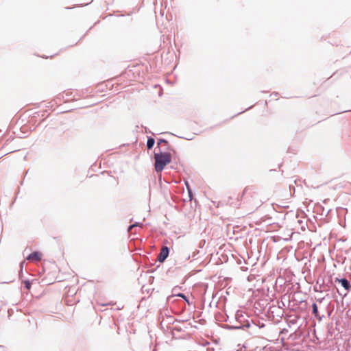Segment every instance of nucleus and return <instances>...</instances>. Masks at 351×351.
Listing matches in <instances>:
<instances>
[{
  "label": "nucleus",
  "mask_w": 351,
  "mask_h": 351,
  "mask_svg": "<svg viewBox=\"0 0 351 351\" xmlns=\"http://www.w3.org/2000/svg\"><path fill=\"white\" fill-rule=\"evenodd\" d=\"M198 253H199V252H198V251H197V252H196V253H195V252H194V253H193V258H194V257H195V256H196V255H197V254H198Z\"/></svg>",
  "instance_id": "obj_23"
},
{
  "label": "nucleus",
  "mask_w": 351,
  "mask_h": 351,
  "mask_svg": "<svg viewBox=\"0 0 351 351\" xmlns=\"http://www.w3.org/2000/svg\"><path fill=\"white\" fill-rule=\"evenodd\" d=\"M134 227H136V224H132V225H130V226L128 227V232H130V231H131V230H132Z\"/></svg>",
  "instance_id": "obj_16"
},
{
  "label": "nucleus",
  "mask_w": 351,
  "mask_h": 351,
  "mask_svg": "<svg viewBox=\"0 0 351 351\" xmlns=\"http://www.w3.org/2000/svg\"><path fill=\"white\" fill-rule=\"evenodd\" d=\"M245 325H233V326H226V328L230 330H239V329H248V332L251 335L258 336L261 334L259 330V328L257 326L256 322H254L252 320L250 322H245Z\"/></svg>",
  "instance_id": "obj_3"
},
{
  "label": "nucleus",
  "mask_w": 351,
  "mask_h": 351,
  "mask_svg": "<svg viewBox=\"0 0 351 351\" xmlns=\"http://www.w3.org/2000/svg\"><path fill=\"white\" fill-rule=\"evenodd\" d=\"M183 299L187 302L188 304H190V302L186 296H185V298Z\"/></svg>",
  "instance_id": "obj_19"
},
{
  "label": "nucleus",
  "mask_w": 351,
  "mask_h": 351,
  "mask_svg": "<svg viewBox=\"0 0 351 351\" xmlns=\"http://www.w3.org/2000/svg\"><path fill=\"white\" fill-rule=\"evenodd\" d=\"M288 330L287 328H283L280 332V335H285L287 333H288Z\"/></svg>",
  "instance_id": "obj_15"
},
{
  "label": "nucleus",
  "mask_w": 351,
  "mask_h": 351,
  "mask_svg": "<svg viewBox=\"0 0 351 351\" xmlns=\"http://www.w3.org/2000/svg\"><path fill=\"white\" fill-rule=\"evenodd\" d=\"M323 300H324V298H322V299L317 300V302H319V303H322Z\"/></svg>",
  "instance_id": "obj_22"
},
{
  "label": "nucleus",
  "mask_w": 351,
  "mask_h": 351,
  "mask_svg": "<svg viewBox=\"0 0 351 351\" xmlns=\"http://www.w3.org/2000/svg\"><path fill=\"white\" fill-rule=\"evenodd\" d=\"M335 282H338L341 284V287L344 288V289L346 291H350L351 290V285L350 282L348 280V279L343 278H336L335 279Z\"/></svg>",
  "instance_id": "obj_5"
},
{
  "label": "nucleus",
  "mask_w": 351,
  "mask_h": 351,
  "mask_svg": "<svg viewBox=\"0 0 351 351\" xmlns=\"http://www.w3.org/2000/svg\"><path fill=\"white\" fill-rule=\"evenodd\" d=\"M235 319H236V322H237L236 325L242 326V325H245L244 324L245 322H250V320L246 319L243 315H239V313L236 314Z\"/></svg>",
  "instance_id": "obj_8"
},
{
  "label": "nucleus",
  "mask_w": 351,
  "mask_h": 351,
  "mask_svg": "<svg viewBox=\"0 0 351 351\" xmlns=\"http://www.w3.org/2000/svg\"><path fill=\"white\" fill-rule=\"evenodd\" d=\"M300 317L297 315H290L289 319H287V323L289 326L291 325H295L298 323Z\"/></svg>",
  "instance_id": "obj_9"
},
{
  "label": "nucleus",
  "mask_w": 351,
  "mask_h": 351,
  "mask_svg": "<svg viewBox=\"0 0 351 351\" xmlns=\"http://www.w3.org/2000/svg\"><path fill=\"white\" fill-rule=\"evenodd\" d=\"M241 201L250 206L251 209L258 208L263 202L260 194L250 186L245 188L241 196Z\"/></svg>",
  "instance_id": "obj_1"
},
{
  "label": "nucleus",
  "mask_w": 351,
  "mask_h": 351,
  "mask_svg": "<svg viewBox=\"0 0 351 351\" xmlns=\"http://www.w3.org/2000/svg\"><path fill=\"white\" fill-rule=\"evenodd\" d=\"M24 263H25V262H24V261H23V262H21V264H20L21 269V270L23 269V265H24Z\"/></svg>",
  "instance_id": "obj_20"
},
{
  "label": "nucleus",
  "mask_w": 351,
  "mask_h": 351,
  "mask_svg": "<svg viewBox=\"0 0 351 351\" xmlns=\"http://www.w3.org/2000/svg\"><path fill=\"white\" fill-rule=\"evenodd\" d=\"M256 324L258 326L260 331L262 328H263L265 326V324L263 322H258V323H256Z\"/></svg>",
  "instance_id": "obj_14"
},
{
  "label": "nucleus",
  "mask_w": 351,
  "mask_h": 351,
  "mask_svg": "<svg viewBox=\"0 0 351 351\" xmlns=\"http://www.w3.org/2000/svg\"><path fill=\"white\" fill-rule=\"evenodd\" d=\"M23 285H24V287L26 289L29 290L31 289L32 283L29 280H25L23 282Z\"/></svg>",
  "instance_id": "obj_11"
},
{
  "label": "nucleus",
  "mask_w": 351,
  "mask_h": 351,
  "mask_svg": "<svg viewBox=\"0 0 351 351\" xmlns=\"http://www.w3.org/2000/svg\"><path fill=\"white\" fill-rule=\"evenodd\" d=\"M42 258V254L38 251H35L29 254L26 259L29 261L38 262Z\"/></svg>",
  "instance_id": "obj_6"
},
{
  "label": "nucleus",
  "mask_w": 351,
  "mask_h": 351,
  "mask_svg": "<svg viewBox=\"0 0 351 351\" xmlns=\"http://www.w3.org/2000/svg\"><path fill=\"white\" fill-rule=\"evenodd\" d=\"M245 110H244V112H245ZM242 114V112H239L237 114Z\"/></svg>",
  "instance_id": "obj_25"
},
{
  "label": "nucleus",
  "mask_w": 351,
  "mask_h": 351,
  "mask_svg": "<svg viewBox=\"0 0 351 351\" xmlns=\"http://www.w3.org/2000/svg\"><path fill=\"white\" fill-rule=\"evenodd\" d=\"M134 224H136V226H141V227L142 226V223H141L136 222Z\"/></svg>",
  "instance_id": "obj_21"
},
{
  "label": "nucleus",
  "mask_w": 351,
  "mask_h": 351,
  "mask_svg": "<svg viewBox=\"0 0 351 351\" xmlns=\"http://www.w3.org/2000/svg\"><path fill=\"white\" fill-rule=\"evenodd\" d=\"M183 299L187 302L188 304H190V302L186 296H185V298Z\"/></svg>",
  "instance_id": "obj_18"
},
{
  "label": "nucleus",
  "mask_w": 351,
  "mask_h": 351,
  "mask_svg": "<svg viewBox=\"0 0 351 351\" xmlns=\"http://www.w3.org/2000/svg\"><path fill=\"white\" fill-rule=\"evenodd\" d=\"M252 108V106H250L248 108H247L245 110H248V109H250Z\"/></svg>",
  "instance_id": "obj_24"
},
{
  "label": "nucleus",
  "mask_w": 351,
  "mask_h": 351,
  "mask_svg": "<svg viewBox=\"0 0 351 351\" xmlns=\"http://www.w3.org/2000/svg\"><path fill=\"white\" fill-rule=\"evenodd\" d=\"M312 313L314 315V316L318 319L319 321H321L324 317V315H320L318 311V307L316 303H313L312 304Z\"/></svg>",
  "instance_id": "obj_7"
},
{
  "label": "nucleus",
  "mask_w": 351,
  "mask_h": 351,
  "mask_svg": "<svg viewBox=\"0 0 351 351\" xmlns=\"http://www.w3.org/2000/svg\"><path fill=\"white\" fill-rule=\"evenodd\" d=\"M169 251H170V250L167 246H162V247L161 248L160 252L159 253V254L158 256L157 260L160 263L164 262L166 260V258L168 257V256L169 254Z\"/></svg>",
  "instance_id": "obj_4"
},
{
  "label": "nucleus",
  "mask_w": 351,
  "mask_h": 351,
  "mask_svg": "<svg viewBox=\"0 0 351 351\" xmlns=\"http://www.w3.org/2000/svg\"><path fill=\"white\" fill-rule=\"evenodd\" d=\"M155 144V140L152 136H147V148L148 149H151L153 148L154 145Z\"/></svg>",
  "instance_id": "obj_10"
},
{
  "label": "nucleus",
  "mask_w": 351,
  "mask_h": 351,
  "mask_svg": "<svg viewBox=\"0 0 351 351\" xmlns=\"http://www.w3.org/2000/svg\"><path fill=\"white\" fill-rule=\"evenodd\" d=\"M186 188H187V190H188V192H189V197L191 199L192 196H193V193H192V191L191 189L190 185L189 184V183L186 182Z\"/></svg>",
  "instance_id": "obj_13"
},
{
  "label": "nucleus",
  "mask_w": 351,
  "mask_h": 351,
  "mask_svg": "<svg viewBox=\"0 0 351 351\" xmlns=\"http://www.w3.org/2000/svg\"><path fill=\"white\" fill-rule=\"evenodd\" d=\"M177 296L180 297L182 298H185V295L184 293H180L177 295Z\"/></svg>",
  "instance_id": "obj_17"
},
{
  "label": "nucleus",
  "mask_w": 351,
  "mask_h": 351,
  "mask_svg": "<svg viewBox=\"0 0 351 351\" xmlns=\"http://www.w3.org/2000/svg\"><path fill=\"white\" fill-rule=\"evenodd\" d=\"M162 143H164V144H165V145H168V144H169L168 141H167L166 139H164V138H160V139L158 140V143H157V147H160V145L161 144H162Z\"/></svg>",
  "instance_id": "obj_12"
},
{
  "label": "nucleus",
  "mask_w": 351,
  "mask_h": 351,
  "mask_svg": "<svg viewBox=\"0 0 351 351\" xmlns=\"http://www.w3.org/2000/svg\"><path fill=\"white\" fill-rule=\"evenodd\" d=\"M171 154L162 152L160 147H156L154 151V168L157 173L161 172L167 165L171 162Z\"/></svg>",
  "instance_id": "obj_2"
}]
</instances>
